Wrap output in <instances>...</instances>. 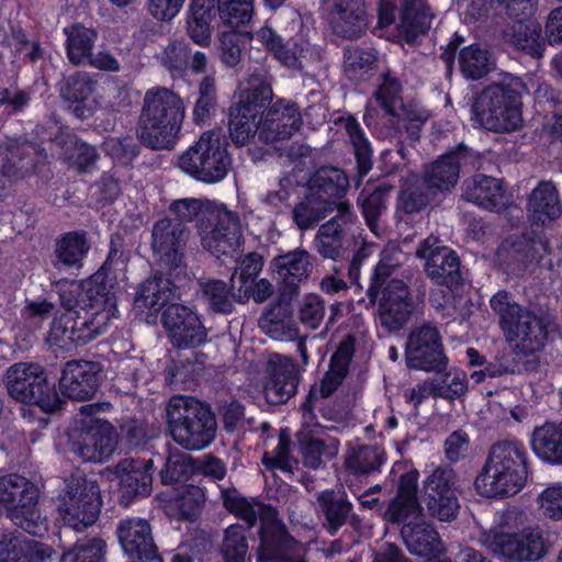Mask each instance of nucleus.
Wrapping results in <instances>:
<instances>
[{
	"mask_svg": "<svg viewBox=\"0 0 562 562\" xmlns=\"http://www.w3.org/2000/svg\"><path fill=\"white\" fill-rule=\"evenodd\" d=\"M103 267L90 278L58 283L61 305L67 312L53 321L48 333L49 344L68 350L85 345L106 331L117 317L116 296L112 291L113 279L125 281L128 256L111 243Z\"/></svg>",
	"mask_w": 562,
	"mask_h": 562,
	"instance_id": "nucleus-1",
	"label": "nucleus"
},
{
	"mask_svg": "<svg viewBox=\"0 0 562 562\" xmlns=\"http://www.w3.org/2000/svg\"><path fill=\"white\" fill-rule=\"evenodd\" d=\"M170 211L178 224L196 221L202 246L216 257L233 255L243 243L238 215L224 204L198 199L175 201Z\"/></svg>",
	"mask_w": 562,
	"mask_h": 562,
	"instance_id": "nucleus-2",
	"label": "nucleus"
},
{
	"mask_svg": "<svg viewBox=\"0 0 562 562\" xmlns=\"http://www.w3.org/2000/svg\"><path fill=\"white\" fill-rule=\"evenodd\" d=\"M419 474L411 470L400 480L398 492L385 513L393 522H404L402 537L413 554L436 558L442 552V543L435 528L422 519V509L416 497Z\"/></svg>",
	"mask_w": 562,
	"mask_h": 562,
	"instance_id": "nucleus-3",
	"label": "nucleus"
},
{
	"mask_svg": "<svg viewBox=\"0 0 562 562\" xmlns=\"http://www.w3.org/2000/svg\"><path fill=\"white\" fill-rule=\"evenodd\" d=\"M527 480V452L524 445L505 440L492 446L474 480V487L483 497L505 498L520 492Z\"/></svg>",
	"mask_w": 562,
	"mask_h": 562,
	"instance_id": "nucleus-4",
	"label": "nucleus"
},
{
	"mask_svg": "<svg viewBox=\"0 0 562 562\" xmlns=\"http://www.w3.org/2000/svg\"><path fill=\"white\" fill-rule=\"evenodd\" d=\"M184 115L186 105L180 95L166 88L149 89L138 122L140 142L153 149L172 148Z\"/></svg>",
	"mask_w": 562,
	"mask_h": 562,
	"instance_id": "nucleus-5",
	"label": "nucleus"
},
{
	"mask_svg": "<svg viewBox=\"0 0 562 562\" xmlns=\"http://www.w3.org/2000/svg\"><path fill=\"white\" fill-rule=\"evenodd\" d=\"M526 516L517 509L503 513L498 524L481 537L482 544L495 555L513 562H533L546 552V542L539 528L524 526Z\"/></svg>",
	"mask_w": 562,
	"mask_h": 562,
	"instance_id": "nucleus-6",
	"label": "nucleus"
},
{
	"mask_svg": "<svg viewBox=\"0 0 562 562\" xmlns=\"http://www.w3.org/2000/svg\"><path fill=\"white\" fill-rule=\"evenodd\" d=\"M528 93L527 83L513 75L487 87L479 97L473 114L484 128L507 132L521 125L520 98Z\"/></svg>",
	"mask_w": 562,
	"mask_h": 562,
	"instance_id": "nucleus-7",
	"label": "nucleus"
},
{
	"mask_svg": "<svg viewBox=\"0 0 562 562\" xmlns=\"http://www.w3.org/2000/svg\"><path fill=\"white\" fill-rule=\"evenodd\" d=\"M167 422L172 439L187 450H202L215 438V417L193 397L173 396L167 406Z\"/></svg>",
	"mask_w": 562,
	"mask_h": 562,
	"instance_id": "nucleus-8",
	"label": "nucleus"
},
{
	"mask_svg": "<svg viewBox=\"0 0 562 562\" xmlns=\"http://www.w3.org/2000/svg\"><path fill=\"white\" fill-rule=\"evenodd\" d=\"M490 303L499 316L507 342L516 353L529 355L544 347L547 330L540 317L513 302L507 292H497Z\"/></svg>",
	"mask_w": 562,
	"mask_h": 562,
	"instance_id": "nucleus-9",
	"label": "nucleus"
},
{
	"mask_svg": "<svg viewBox=\"0 0 562 562\" xmlns=\"http://www.w3.org/2000/svg\"><path fill=\"white\" fill-rule=\"evenodd\" d=\"M178 167L192 177L204 183H216L222 181L231 167L225 142L217 131L203 133L178 158Z\"/></svg>",
	"mask_w": 562,
	"mask_h": 562,
	"instance_id": "nucleus-10",
	"label": "nucleus"
},
{
	"mask_svg": "<svg viewBox=\"0 0 562 562\" xmlns=\"http://www.w3.org/2000/svg\"><path fill=\"white\" fill-rule=\"evenodd\" d=\"M38 491L25 477L11 474L0 477V503L7 508L11 520L30 535L42 537L48 521L36 508Z\"/></svg>",
	"mask_w": 562,
	"mask_h": 562,
	"instance_id": "nucleus-11",
	"label": "nucleus"
},
{
	"mask_svg": "<svg viewBox=\"0 0 562 562\" xmlns=\"http://www.w3.org/2000/svg\"><path fill=\"white\" fill-rule=\"evenodd\" d=\"M238 102L231 110L229 134L239 146L258 135L257 115L272 98L271 86L261 76H251L239 86Z\"/></svg>",
	"mask_w": 562,
	"mask_h": 562,
	"instance_id": "nucleus-12",
	"label": "nucleus"
},
{
	"mask_svg": "<svg viewBox=\"0 0 562 562\" xmlns=\"http://www.w3.org/2000/svg\"><path fill=\"white\" fill-rule=\"evenodd\" d=\"M460 157L449 154L442 156L426 168L425 184L426 190L418 186L417 176H411L401 191V203L403 209L408 212H418L424 209L429 201V193L436 191H449L459 179Z\"/></svg>",
	"mask_w": 562,
	"mask_h": 562,
	"instance_id": "nucleus-13",
	"label": "nucleus"
},
{
	"mask_svg": "<svg viewBox=\"0 0 562 562\" xmlns=\"http://www.w3.org/2000/svg\"><path fill=\"white\" fill-rule=\"evenodd\" d=\"M9 393L20 402L32 403L44 412H54L59 407L55 386L49 383L37 364L16 363L7 373Z\"/></svg>",
	"mask_w": 562,
	"mask_h": 562,
	"instance_id": "nucleus-14",
	"label": "nucleus"
},
{
	"mask_svg": "<svg viewBox=\"0 0 562 562\" xmlns=\"http://www.w3.org/2000/svg\"><path fill=\"white\" fill-rule=\"evenodd\" d=\"M101 506L100 487L95 481L78 479L68 484L58 510L67 526L82 531L97 521Z\"/></svg>",
	"mask_w": 562,
	"mask_h": 562,
	"instance_id": "nucleus-15",
	"label": "nucleus"
},
{
	"mask_svg": "<svg viewBox=\"0 0 562 562\" xmlns=\"http://www.w3.org/2000/svg\"><path fill=\"white\" fill-rule=\"evenodd\" d=\"M381 283L373 293L368 291V294L378 301L380 325L387 331H397L409 321L416 308V300L403 280L390 279Z\"/></svg>",
	"mask_w": 562,
	"mask_h": 562,
	"instance_id": "nucleus-16",
	"label": "nucleus"
},
{
	"mask_svg": "<svg viewBox=\"0 0 562 562\" xmlns=\"http://www.w3.org/2000/svg\"><path fill=\"white\" fill-rule=\"evenodd\" d=\"M456 473L449 468H436L424 481L422 499L430 516L441 521L453 520L459 512L454 490Z\"/></svg>",
	"mask_w": 562,
	"mask_h": 562,
	"instance_id": "nucleus-17",
	"label": "nucleus"
},
{
	"mask_svg": "<svg viewBox=\"0 0 562 562\" xmlns=\"http://www.w3.org/2000/svg\"><path fill=\"white\" fill-rule=\"evenodd\" d=\"M113 92H117L119 95H126V91L114 83L102 87L101 90L97 89L89 75L85 72H78L69 77L63 89L64 98L77 103L74 112L80 119L89 117L103 106L114 108L120 105L122 101L109 100L106 103L103 101L105 94Z\"/></svg>",
	"mask_w": 562,
	"mask_h": 562,
	"instance_id": "nucleus-18",
	"label": "nucleus"
},
{
	"mask_svg": "<svg viewBox=\"0 0 562 562\" xmlns=\"http://www.w3.org/2000/svg\"><path fill=\"white\" fill-rule=\"evenodd\" d=\"M406 362L412 369L438 370L445 364L439 333L436 327L424 324L408 336Z\"/></svg>",
	"mask_w": 562,
	"mask_h": 562,
	"instance_id": "nucleus-19",
	"label": "nucleus"
},
{
	"mask_svg": "<svg viewBox=\"0 0 562 562\" xmlns=\"http://www.w3.org/2000/svg\"><path fill=\"white\" fill-rule=\"evenodd\" d=\"M162 324L171 342L179 348L196 347L206 340L205 327L188 306L169 305L164 312Z\"/></svg>",
	"mask_w": 562,
	"mask_h": 562,
	"instance_id": "nucleus-20",
	"label": "nucleus"
},
{
	"mask_svg": "<svg viewBox=\"0 0 562 562\" xmlns=\"http://www.w3.org/2000/svg\"><path fill=\"white\" fill-rule=\"evenodd\" d=\"M301 123V114L295 103L279 100L261 113L258 137L266 143L286 139L300 128Z\"/></svg>",
	"mask_w": 562,
	"mask_h": 562,
	"instance_id": "nucleus-21",
	"label": "nucleus"
},
{
	"mask_svg": "<svg viewBox=\"0 0 562 562\" xmlns=\"http://www.w3.org/2000/svg\"><path fill=\"white\" fill-rule=\"evenodd\" d=\"M116 535L123 552L146 562H161L147 520L127 517L116 527Z\"/></svg>",
	"mask_w": 562,
	"mask_h": 562,
	"instance_id": "nucleus-22",
	"label": "nucleus"
},
{
	"mask_svg": "<svg viewBox=\"0 0 562 562\" xmlns=\"http://www.w3.org/2000/svg\"><path fill=\"white\" fill-rule=\"evenodd\" d=\"M116 446V434L106 420L94 419L82 429L74 442L76 453L86 461L108 460Z\"/></svg>",
	"mask_w": 562,
	"mask_h": 562,
	"instance_id": "nucleus-23",
	"label": "nucleus"
},
{
	"mask_svg": "<svg viewBox=\"0 0 562 562\" xmlns=\"http://www.w3.org/2000/svg\"><path fill=\"white\" fill-rule=\"evenodd\" d=\"M424 259L427 276L438 284H449L459 272V259L456 254L440 244L434 236L426 238L416 251Z\"/></svg>",
	"mask_w": 562,
	"mask_h": 562,
	"instance_id": "nucleus-24",
	"label": "nucleus"
},
{
	"mask_svg": "<svg viewBox=\"0 0 562 562\" xmlns=\"http://www.w3.org/2000/svg\"><path fill=\"white\" fill-rule=\"evenodd\" d=\"M101 380L98 363L91 361H70L61 373L60 391L66 396L83 401L94 395Z\"/></svg>",
	"mask_w": 562,
	"mask_h": 562,
	"instance_id": "nucleus-25",
	"label": "nucleus"
},
{
	"mask_svg": "<svg viewBox=\"0 0 562 562\" xmlns=\"http://www.w3.org/2000/svg\"><path fill=\"white\" fill-rule=\"evenodd\" d=\"M151 237L153 249L159 260L170 268H179L187 238L184 225L162 218L155 224Z\"/></svg>",
	"mask_w": 562,
	"mask_h": 562,
	"instance_id": "nucleus-26",
	"label": "nucleus"
},
{
	"mask_svg": "<svg viewBox=\"0 0 562 562\" xmlns=\"http://www.w3.org/2000/svg\"><path fill=\"white\" fill-rule=\"evenodd\" d=\"M223 499L225 507L247 521L249 527L254 526L259 518L261 522L260 543H263L265 540H269L274 532L280 533V528L283 525L278 519L276 509L271 506L254 501L250 502L235 493L228 492L223 493Z\"/></svg>",
	"mask_w": 562,
	"mask_h": 562,
	"instance_id": "nucleus-27",
	"label": "nucleus"
},
{
	"mask_svg": "<svg viewBox=\"0 0 562 562\" xmlns=\"http://www.w3.org/2000/svg\"><path fill=\"white\" fill-rule=\"evenodd\" d=\"M463 198L483 209L497 212L512 202L503 181L485 175H476L464 181Z\"/></svg>",
	"mask_w": 562,
	"mask_h": 562,
	"instance_id": "nucleus-28",
	"label": "nucleus"
},
{
	"mask_svg": "<svg viewBox=\"0 0 562 562\" xmlns=\"http://www.w3.org/2000/svg\"><path fill=\"white\" fill-rule=\"evenodd\" d=\"M296 390L295 366L289 359L273 356L268 362V376L263 395L268 403L277 405L286 402Z\"/></svg>",
	"mask_w": 562,
	"mask_h": 562,
	"instance_id": "nucleus-29",
	"label": "nucleus"
},
{
	"mask_svg": "<svg viewBox=\"0 0 562 562\" xmlns=\"http://www.w3.org/2000/svg\"><path fill=\"white\" fill-rule=\"evenodd\" d=\"M254 38L261 43L282 66L290 69L300 70L311 53L307 42L283 43L282 38L268 25L260 27Z\"/></svg>",
	"mask_w": 562,
	"mask_h": 562,
	"instance_id": "nucleus-30",
	"label": "nucleus"
},
{
	"mask_svg": "<svg viewBox=\"0 0 562 562\" xmlns=\"http://www.w3.org/2000/svg\"><path fill=\"white\" fill-rule=\"evenodd\" d=\"M349 187V181L345 172L338 168H322L316 172L311 181L310 192L323 200L334 209L336 206L341 216H345L349 204L339 201Z\"/></svg>",
	"mask_w": 562,
	"mask_h": 562,
	"instance_id": "nucleus-31",
	"label": "nucleus"
},
{
	"mask_svg": "<svg viewBox=\"0 0 562 562\" xmlns=\"http://www.w3.org/2000/svg\"><path fill=\"white\" fill-rule=\"evenodd\" d=\"M334 31L345 37L362 35L368 26V16L362 0H337L331 12Z\"/></svg>",
	"mask_w": 562,
	"mask_h": 562,
	"instance_id": "nucleus-32",
	"label": "nucleus"
},
{
	"mask_svg": "<svg viewBox=\"0 0 562 562\" xmlns=\"http://www.w3.org/2000/svg\"><path fill=\"white\" fill-rule=\"evenodd\" d=\"M90 250L87 233L67 232L58 236L54 246V265L56 268L80 269Z\"/></svg>",
	"mask_w": 562,
	"mask_h": 562,
	"instance_id": "nucleus-33",
	"label": "nucleus"
},
{
	"mask_svg": "<svg viewBox=\"0 0 562 562\" xmlns=\"http://www.w3.org/2000/svg\"><path fill=\"white\" fill-rule=\"evenodd\" d=\"M280 533L274 532L269 540L260 543L258 562H306V548L289 537L284 526Z\"/></svg>",
	"mask_w": 562,
	"mask_h": 562,
	"instance_id": "nucleus-34",
	"label": "nucleus"
},
{
	"mask_svg": "<svg viewBox=\"0 0 562 562\" xmlns=\"http://www.w3.org/2000/svg\"><path fill=\"white\" fill-rule=\"evenodd\" d=\"M151 462L125 459L116 467L121 490L128 497L147 495L151 484Z\"/></svg>",
	"mask_w": 562,
	"mask_h": 562,
	"instance_id": "nucleus-35",
	"label": "nucleus"
},
{
	"mask_svg": "<svg viewBox=\"0 0 562 562\" xmlns=\"http://www.w3.org/2000/svg\"><path fill=\"white\" fill-rule=\"evenodd\" d=\"M52 549L45 543L27 540L21 535L5 536L0 540V562H33L48 560Z\"/></svg>",
	"mask_w": 562,
	"mask_h": 562,
	"instance_id": "nucleus-36",
	"label": "nucleus"
},
{
	"mask_svg": "<svg viewBox=\"0 0 562 562\" xmlns=\"http://www.w3.org/2000/svg\"><path fill=\"white\" fill-rule=\"evenodd\" d=\"M528 213L532 222L541 224L553 221L562 214L558 191L552 182H541L532 190Z\"/></svg>",
	"mask_w": 562,
	"mask_h": 562,
	"instance_id": "nucleus-37",
	"label": "nucleus"
},
{
	"mask_svg": "<svg viewBox=\"0 0 562 562\" xmlns=\"http://www.w3.org/2000/svg\"><path fill=\"white\" fill-rule=\"evenodd\" d=\"M431 20L432 14L424 0H404L396 29L406 42H412L429 30Z\"/></svg>",
	"mask_w": 562,
	"mask_h": 562,
	"instance_id": "nucleus-38",
	"label": "nucleus"
},
{
	"mask_svg": "<svg viewBox=\"0 0 562 562\" xmlns=\"http://www.w3.org/2000/svg\"><path fill=\"white\" fill-rule=\"evenodd\" d=\"M204 502L205 495L200 487L184 485L164 501V509L170 516L194 520L200 515Z\"/></svg>",
	"mask_w": 562,
	"mask_h": 562,
	"instance_id": "nucleus-39",
	"label": "nucleus"
},
{
	"mask_svg": "<svg viewBox=\"0 0 562 562\" xmlns=\"http://www.w3.org/2000/svg\"><path fill=\"white\" fill-rule=\"evenodd\" d=\"M279 279L290 286L306 280L312 271V262L307 251L295 250L277 257L272 262Z\"/></svg>",
	"mask_w": 562,
	"mask_h": 562,
	"instance_id": "nucleus-40",
	"label": "nucleus"
},
{
	"mask_svg": "<svg viewBox=\"0 0 562 562\" xmlns=\"http://www.w3.org/2000/svg\"><path fill=\"white\" fill-rule=\"evenodd\" d=\"M353 355V339L345 338L338 346V349L330 359L328 372L321 382L318 391L322 397H327L336 391L345 379L349 362Z\"/></svg>",
	"mask_w": 562,
	"mask_h": 562,
	"instance_id": "nucleus-41",
	"label": "nucleus"
},
{
	"mask_svg": "<svg viewBox=\"0 0 562 562\" xmlns=\"http://www.w3.org/2000/svg\"><path fill=\"white\" fill-rule=\"evenodd\" d=\"M508 40L516 48L532 57L540 58L543 55L546 43L541 36V26L536 20L515 22Z\"/></svg>",
	"mask_w": 562,
	"mask_h": 562,
	"instance_id": "nucleus-42",
	"label": "nucleus"
},
{
	"mask_svg": "<svg viewBox=\"0 0 562 562\" xmlns=\"http://www.w3.org/2000/svg\"><path fill=\"white\" fill-rule=\"evenodd\" d=\"M64 33L67 37L66 49L69 61L74 65L87 63L97 40L95 31L81 24H74L65 27Z\"/></svg>",
	"mask_w": 562,
	"mask_h": 562,
	"instance_id": "nucleus-43",
	"label": "nucleus"
},
{
	"mask_svg": "<svg viewBox=\"0 0 562 562\" xmlns=\"http://www.w3.org/2000/svg\"><path fill=\"white\" fill-rule=\"evenodd\" d=\"M458 63L462 75L471 80L483 78L495 67L491 53L477 44L461 49Z\"/></svg>",
	"mask_w": 562,
	"mask_h": 562,
	"instance_id": "nucleus-44",
	"label": "nucleus"
},
{
	"mask_svg": "<svg viewBox=\"0 0 562 562\" xmlns=\"http://www.w3.org/2000/svg\"><path fill=\"white\" fill-rule=\"evenodd\" d=\"M172 296L173 290L170 280L164 277H154L140 285L135 304L138 308H147L155 313Z\"/></svg>",
	"mask_w": 562,
	"mask_h": 562,
	"instance_id": "nucleus-45",
	"label": "nucleus"
},
{
	"mask_svg": "<svg viewBox=\"0 0 562 562\" xmlns=\"http://www.w3.org/2000/svg\"><path fill=\"white\" fill-rule=\"evenodd\" d=\"M259 326L269 337L280 341L297 338L299 330L288 315L285 306L278 305L268 311L259 321Z\"/></svg>",
	"mask_w": 562,
	"mask_h": 562,
	"instance_id": "nucleus-46",
	"label": "nucleus"
},
{
	"mask_svg": "<svg viewBox=\"0 0 562 562\" xmlns=\"http://www.w3.org/2000/svg\"><path fill=\"white\" fill-rule=\"evenodd\" d=\"M300 450L305 465L317 469L324 459H331L337 453L333 441L326 442L321 436H311L306 430L297 434Z\"/></svg>",
	"mask_w": 562,
	"mask_h": 562,
	"instance_id": "nucleus-47",
	"label": "nucleus"
},
{
	"mask_svg": "<svg viewBox=\"0 0 562 562\" xmlns=\"http://www.w3.org/2000/svg\"><path fill=\"white\" fill-rule=\"evenodd\" d=\"M317 499L330 533H335L346 522L351 504L344 494L331 491L319 493Z\"/></svg>",
	"mask_w": 562,
	"mask_h": 562,
	"instance_id": "nucleus-48",
	"label": "nucleus"
},
{
	"mask_svg": "<svg viewBox=\"0 0 562 562\" xmlns=\"http://www.w3.org/2000/svg\"><path fill=\"white\" fill-rule=\"evenodd\" d=\"M404 260L405 255L396 244L385 246L371 276L368 291L373 293L382 284L381 282L392 279V274L402 266Z\"/></svg>",
	"mask_w": 562,
	"mask_h": 562,
	"instance_id": "nucleus-49",
	"label": "nucleus"
},
{
	"mask_svg": "<svg viewBox=\"0 0 562 562\" xmlns=\"http://www.w3.org/2000/svg\"><path fill=\"white\" fill-rule=\"evenodd\" d=\"M217 108L216 87L213 77L206 76L199 83L198 97L192 110L193 122L198 125L206 123Z\"/></svg>",
	"mask_w": 562,
	"mask_h": 562,
	"instance_id": "nucleus-50",
	"label": "nucleus"
},
{
	"mask_svg": "<svg viewBox=\"0 0 562 562\" xmlns=\"http://www.w3.org/2000/svg\"><path fill=\"white\" fill-rule=\"evenodd\" d=\"M331 211L333 207L310 192L294 209L293 216L301 229H308Z\"/></svg>",
	"mask_w": 562,
	"mask_h": 562,
	"instance_id": "nucleus-51",
	"label": "nucleus"
},
{
	"mask_svg": "<svg viewBox=\"0 0 562 562\" xmlns=\"http://www.w3.org/2000/svg\"><path fill=\"white\" fill-rule=\"evenodd\" d=\"M105 542L100 538H91L76 542L64 552L60 562H103Z\"/></svg>",
	"mask_w": 562,
	"mask_h": 562,
	"instance_id": "nucleus-52",
	"label": "nucleus"
},
{
	"mask_svg": "<svg viewBox=\"0 0 562 562\" xmlns=\"http://www.w3.org/2000/svg\"><path fill=\"white\" fill-rule=\"evenodd\" d=\"M221 20L232 26L246 24L254 13V0H217Z\"/></svg>",
	"mask_w": 562,
	"mask_h": 562,
	"instance_id": "nucleus-53",
	"label": "nucleus"
},
{
	"mask_svg": "<svg viewBox=\"0 0 562 562\" xmlns=\"http://www.w3.org/2000/svg\"><path fill=\"white\" fill-rule=\"evenodd\" d=\"M345 128L355 147L360 173L366 175L371 168V148L369 142L366 138L359 123L355 119H347L345 122Z\"/></svg>",
	"mask_w": 562,
	"mask_h": 562,
	"instance_id": "nucleus-54",
	"label": "nucleus"
},
{
	"mask_svg": "<svg viewBox=\"0 0 562 562\" xmlns=\"http://www.w3.org/2000/svg\"><path fill=\"white\" fill-rule=\"evenodd\" d=\"M248 546L245 530L240 526H229L225 531L223 555L225 562H246Z\"/></svg>",
	"mask_w": 562,
	"mask_h": 562,
	"instance_id": "nucleus-55",
	"label": "nucleus"
},
{
	"mask_svg": "<svg viewBox=\"0 0 562 562\" xmlns=\"http://www.w3.org/2000/svg\"><path fill=\"white\" fill-rule=\"evenodd\" d=\"M374 61L373 52L350 48L345 54L344 70L350 79L359 80L372 69Z\"/></svg>",
	"mask_w": 562,
	"mask_h": 562,
	"instance_id": "nucleus-56",
	"label": "nucleus"
},
{
	"mask_svg": "<svg viewBox=\"0 0 562 562\" xmlns=\"http://www.w3.org/2000/svg\"><path fill=\"white\" fill-rule=\"evenodd\" d=\"M212 12L190 11L187 21L188 34L190 38L200 46H209L213 29L211 26Z\"/></svg>",
	"mask_w": 562,
	"mask_h": 562,
	"instance_id": "nucleus-57",
	"label": "nucleus"
},
{
	"mask_svg": "<svg viewBox=\"0 0 562 562\" xmlns=\"http://www.w3.org/2000/svg\"><path fill=\"white\" fill-rule=\"evenodd\" d=\"M375 99L389 115L394 117L401 115L403 102L400 97V85L396 79L385 77L375 93Z\"/></svg>",
	"mask_w": 562,
	"mask_h": 562,
	"instance_id": "nucleus-58",
	"label": "nucleus"
},
{
	"mask_svg": "<svg viewBox=\"0 0 562 562\" xmlns=\"http://www.w3.org/2000/svg\"><path fill=\"white\" fill-rule=\"evenodd\" d=\"M538 506L543 516L559 520L562 518V484L555 483L546 487L537 497Z\"/></svg>",
	"mask_w": 562,
	"mask_h": 562,
	"instance_id": "nucleus-59",
	"label": "nucleus"
},
{
	"mask_svg": "<svg viewBox=\"0 0 562 562\" xmlns=\"http://www.w3.org/2000/svg\"><path fill=\"white\" fill-rule=\"evenodd\" d=\"M204 295L215 311L229 313L232 311L231 290L221 280H211L204 284Z\"/></svg>",
	"mask_w": 562,
	"mask_h": 562,
	"instance_id": "nucleus-60",
	"label": "nucleus"
},
{
	"mask_svg": "<svg viewBox=\"0 0 562 562\" xmlns=\"http://www.w3.org/2000/svg\"><path fill=\"white\" fill-rule=\"evenodd\" d=\"M300 319L307 327L315 329L324 317V304L316 294H308L303 297L300 305Z\"/></svg>",
	"mask_w": 562,
	"mask_h": 562,
	"instance_id": "nucleus-61",
	"label": "nucleus"
},
{
	"mask_svg": "<svg viewBox=\"0 0 562 562\" xmlns=\"http://www.w3.org/2000/svg\"><path fill=\"white\" fill-rule=\"evenodd\" d=\"M381 453L376 447H361L355 456L349 458L348 465L361 473L376 470L381 464Z\"/></svg>",
	"mask_w": 562,
	"mask_h": 562,
	"instance_id": "nucleus-62",
	"label": "nucleus"
},
{
	"mask_svg": "<svg viewBox=\"0 0 562 562\" xmlns=\"http://www.w3.org/2000/svg\"><path fill=\"white\" fill-rule=\"evenodd\" d=\"M262 462L270 468H278L289 472L292 471L296 462L289 454L288 437L280 436L277 448L272 452H266Z\"/></svg>",
	"mask_w": 562,
	"mask_h": 562,
	"instance_id": "nucleus-63",
	"label": "nucleus"
},
{
	"mask_svg": "<svg viewBox=\"0 0 562 562\" xmlns=\"http://www.w3.org/2000/svg\"><path fill=\"white\" fill-rule=\"evenodd\" d=\"M220 58L228 67H235L241 59L239 36L235 32H223L220 36Z\"/></svg>",
	"mask_w": 562,
	"mask_h": 562,
	"instance_id": "nucleus-64",
	"label": "nucleus"
}]
</instances>
